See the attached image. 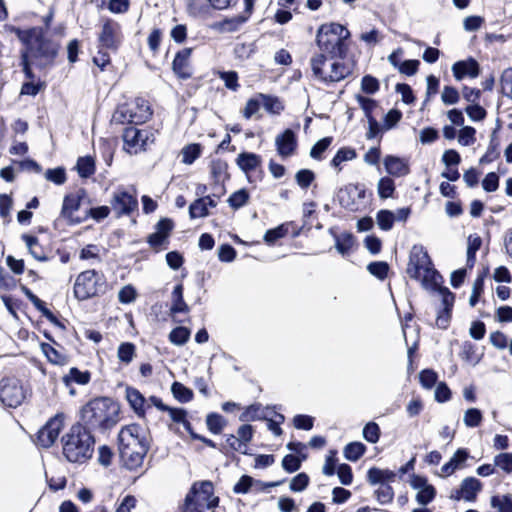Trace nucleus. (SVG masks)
Masks as SVG:
<instances>
[{
    "label": "nucleus",
    "instance_id": "1",
    "mask_svg": "<svg viewBox=\"0 0 512 512\" xmlns=\"http://www.w3.org/2000/svg\"><path fill=\"white\" fill-rule=\"evenodd\" d=\"M16 34L26 47L21 54H27L36 67L44 69L54 65L60 45L50 39L43 28L16 29Z\"/></svg>",
    "mask_w": 512,
    "mask_h": 512
},
{
    "label": "nucleus",
    "instance_id": "2",
    "mask_svg": "<svg viewBox=\"0 0 512 512\" xmlns=\"http://www.w3.org/2000/svg\"><path fill=\"white\" fill-rule=\"evenodd\" d=\"M120 406L109 397H98L89 401L80 412V424L89 431H102L114 427L120 420Z\"/></svg>",
    "mask_w": 512,
    "mask_h": 512
},
{
    "label": "nucleus",
    "instance_id": "3",
    "mask_svg": "<svg viewBox=\"0 0 512 512\" xmlns=\"http://www.w3.org/2000/svg\"><path fill=\"white\" fill-rule=\"evenodd\" d=\"M148 442L140 426L131 424L118 434V451L121 461L129 470L140 467L148 452Z\"/></svg>",
    "mask_w": 512,
    "mask_h": 512
},
{
    "label": "nucleus",
    "instance_id": "4",
    "mask_svg": "<svg viewBox=\"0 0 512 512\" xmlns=\"http://www.w3.org/2000/svg\"><path fill=\"white\" fill-rule=\"evenodd\" d=\"M63 455L72 463H84L94 452L95 439L85 426L74 424L62 437Z\"/></svg>",
    "mask_w": 512,
    "mask_h": 512
},
{
    "label": "nucleus",
    "instance_id": "5",
    "mask_svg": "<svg viewBox=\"0 0 512 512\" xmlns=\"http://www.w3.org/2000/svg\"><path fill=\"white\" fill-rule=\"evenodd\" d=\"M406 273L421 281L425 289H436L442 276L434 269L432 261L421 245H414L410 251Z\"/></svg>",
    "mask_w": 512,
    "mask_h": 512
},
{
    "label": "nucleus",
    "instance_id": "6",
    "mask_svg": "<svg viewBox=\"0 0 512 512\" xmlns=\"http://www.w3.org/2000/svg\"><path fill=\"white\" fill-rule=\"evenodd\" d=\"M349 36L350 32L341 24H324L317 31L316 43L320 53L332 58L343 59L347 50L345 40Z\"/></svg>",
    "mask_w": 512,
    "mask_h": 512
},
{
    "label": "nucleus",
    "instance_id": "7",
    "mask_svg": "<svg viewBox=\"0 0 512 512\" xmlns=\"http://www.w3.org/2000/svg\"><path fill=\"white\" fill-rule=\"evenodd\" d=\"M311 69L315 78L323 83L338 82L350 74V68L337 58L326 56L323 53L314 55L311 60Z\"/></svg>",
    "mask_w": 512,
    "mask_h": 512
},
{
    "label": "nucleus",
    "instance_id": "8",
    "mask_svg": "<svg viewBox=\"0 0 512 512\" xmlns=\"http://www.w3.org/2000/svg\"><path fill=\"white\" fill-rule=\"evenodd\" d=\"M106 281L104 274L94 269L81 272L75 280L73 293L74 296L84 301L94 296L104 293Z\"/></svg>",
    "mask_w": 512,
    "mask_h": 512
},
{
    "label": "nucleus",
    "instance_id": "9",
    "mask_svg": "<svg viewBox=\"0 0 512 512\" xmlns=\"http://www.w3.org/2000/svg\"><path fill=\"white\" fill-rule=\"evenodd\" d=\"M27 397V390L21 381L14 377H6L0 381V401L7 407L20 406Z\"/></svg>",
    "mask_w": 512,
    "mask_h": 512
},
{
    "label": "nucleus",
    "instance_id": "10",
    "mask_svg": "<svg viewBox=\"0 0 512 512\" xmlns=\"http://www.w3.org/2000/svg\"><path fill=\"white\" fill-rule=\"evenodd\" d=\"M123 141L124 150L129 154H137L146 150L147 146L154 142V137L150 131L132 126L124 130Z\"/></svg>",
    "mask_w": 512,
    "mask_h": 512
},
{
    "label": "nucleus",
    "instance_id": "11",
    "mask_svg": "<svg viewBox=\"0 0 512 512\" xmlns=\"http://www.w3.org/2000/svg\"><path fill=\"white\" fill-rule=\"evenodd\" d=\"M65 416L58 413L52 417L37 433V445L49 448L57 440L59 433L64 427Z\"/></svg>",
    "mask_w": 512,
    "mask_h": 512
},
{
    "label": "nucleus",
    "instance_id": "12",
    "mask_svg": "<svg viewBox=\"0 0 512 512\" xmlns=\"http://www.w3.org/2000/svg\"><path fill=\"white\" fill-rule=\"evenodd\" d=\"M187 497L195 501L202 509H212L219 503V498L213 495V485L210 481L195 483Z\"/></svg>",
    "mask_w": 512,
    "mask_h": 512
},
{
    "label": "nucleus",
    "instance_id": "13",
    "mask_svg": "<svg viewBox=\"0 0 512 512\" xmlns=\"http://www.w3.org/2000/svg\"><path fill=\"white\" fill-rule=\"evenodd\" d=\"M110 204L111 209L118 218L124 215H130L138 208L136 196L123 189H118L113 193Z\"/></svg>",
    "mask_w": 512,
    "mask_h": 512
},
{
    "label": "nucleus",
    "instance_id": "14",
    "mask_svg": "<svg viewBox=\"0 0 512 512\" xmlns=\"http://www.w3.org/2000/svg\"><path fill=\"white\" fill-rule=\"evenodd\" d=\"M86 197L84 189H78L75 192L67 194L63 199L60 216L70 224H78L81 219L74 217V213L79 210L82 200Z\"/></svg>",
    "mask_w": 512,
    "mask_h": 512
},
{
    "label": "nucleus",
    "instance_id": "15",
    "mask_svg": "<svg viewBox=\"0 0 512 512\" xmlns=\"http://www.w3.org/2000/svg\"><path fill=\"white\" fill-rule=\"evenodd\" d=\"M410 485L413 489L417 490L416 501L422 506L428 505L436 497L435 487L429 484L424 476L411 475Z\"/></svg>",
    "mask_w": 512,
    "mask_h": 512
},
{
    "label": "nucleus",
    "instance_id": "16",
    "mask_svg": "<svg viewBox=\"0 0 512 512\" xmlns=\"http://www.w3.org/2000/svg\"><path fill=\"white\" fill-rule=\"evenodd\" d=\"M102 48L116 50L120 44V25L113 20H106L98 37Z\"/></svg>",
    "mask_w": 512,
    "mask_h": 512
},
{
    "label": "nucleus",
    "instance_id": "17",
    "mask_svg": "<svg viewBox=\"0 0 512 512\" xmlns=\"http://www.w3.org/2000/svg\"><path fill=\"white\" fill-rule=\"evenodd\" d=\"M442 280L439 281V286L436 289H430L431 291H437L442 298V311L439 312L436 325L441 329H446L450 321V313L454 305L455 296L447 288L441 286Z\"/></svg>",
    "mask_w": 512,
    "mask_h": 512
},
{
    "label": "nucleus",
    "instance_id": "18",
    "mask_svg": "<svg viewBox=\"0 0 512 512\" xmlns=\"http://www.w3.org/2000/svg\"><path fill=\"white\" fill-rule=\"evenodd\" d=\"M275 146L278 154L282 158L292 156L297 148V139L295 133L291 129H286L283 133L275 138Z\"/></svg>",
    "mask_w": 512,
    "mask_h": 512
},
{
    "label": "nucleus",
    "instance_id": "19",
    "mask_svg": "<svg viewBox=\"0 0 512 512\" xmlns=\"http://www.w3.org/2000/svg\"><path fill=\"white\" fill-rule=\"evenodd\" d=\"M354 197L364 198L365 191L363 189H359L358 186L349 185L344 189H341L338 194L341 206L350 211H356L358 209L354 202Z\"/></svg>",
    "mask_w": 512,
    "mask_h": 512
},
{
    "label": "nucleus",
    "instance_id": "20",
    "mask_svg": "<svg viewBox=\"0 0 512 512\" xmlns=\"http://www.w3.org/2000/svg\"><path fill=\"white\" fill-rule=\"evenodd\" d=\"M452 72L457 80H461L465 76L475 78L479 75V65L477 61L472 58L466 61H458L453 64Z\"/></svg>",
    "mask_w": 512,
    "mask_h": 512
},
{
    "label": "nucleus",
    "instance_id": "21",
    "mask_svg": "<svg viewBox=\"0 0 512 512\" xmlns=\"http://www.w3.org/2000/svg\"><path fill=\"white\" fill-rule=\"evenodd\" d=\"M192 50L190 48H184L179 51L172 63V69L180 78L186 79L191 76L189 69V58Z\"/></svg>",
    "mask_w": 512,
    "mask_h": 512
},
{
    "label": "nucleus",
    "instance_id": "22",
    "mask_svg": "<svg viewBox=\"0 0 512 512\" xmlns=\"http://www.w3.org/2000/svg\"><path fill=\"white\" fill-rule=\"evenodd\" d=\"M469 454L466 449H458L451 459L445 463L442 468V476L447 477L452 475L456 470L462 469L465 467V462L467 461Z\"/></svg>",
    "mask_w": 512,
    "mask_h": 512
},
{
    "label": "nucleus",
    "instance_id": "23",
    "mask_svg": "<svg viewBox=\"0 0 512 512\" xmlns=\"http://www.w3.org/2000/svg\"><path fill=\"white\" fill-rule=\"evenodd\" d=\"M384 166L388 174L401 177L409 173L408 163L399 157L389 155L384 159Z\"/></svg>",
    "mask_w": 512,
    "mask_h": 512
},
{
    "label": "nucleus",
    "instance_id": "24",
    "mask_svg": "<svg viewBox=\"0 0 512 512\" xmlns=\"http://www.w3.org/2000/svg\"><path fill=\"white\" fill-rule=\"evenodd\" d=\"M130 108H133V124H142L150 119L152 116V111L149 106V103L141 98H137L133 104L130 105Z\"/></svg>",
    "mask_w": 512,
    "mask_h": 512
},
{
    "label": "nucleus",
    "instance_id": "25",
    "mask_svg": "<svg viewBox=\"0 0 512 512\" xmlns=\"http://www.w3.org/2000/svg\"><path fill=\"white\" fill-rule=\"evenodd\" d=\"M261 163V157L251 152H242L236 158V164L246 174L258 168Z\"/></svg>",
    "mask_w": 512,
    "mask_h": 512
},
{
    "label": "nucleus",
    "instance_id": "26",
    "mask_svg": "<svg viewBox=\"0 0 512 512\" xmlns=\"http://www.w3.org/2000/svg\"><path fill=\"white\" fill-rule=\"evenodd\" d=\"M126 400L138 416H144L145 398L138 389L128 386L126 388Z\"/></svg>",
    "mask_w": 512,
    "mask_h": 512
},
{
    "label": "nucleus",
    "instance_id": "27",
    "mask_svg": "<svg viewBox=\"0 0 512 512\" xmlns=\"http://www.w3.org/2000/svg\"><path fill=\"white\" fill-rule=\"evenodd\" d=\"M461 492L464 494V500L473 502L477 494L482 490V483L474 477H467L460 484Z\"/></svg>",
    "mask_w": 512,
    "mask_h": 512
},
{
    "label": "nucleus",
    "instance_id": "28",
    "mask_svg": "<svg viewBox=\"0 0 512 512\" xmlns=\"http://www.w3.org/2000/svg\"><path fill=\"white\" fill-rule=\"evenodd\" d=\"M396 473L388 469H379L372 467L367 472V480L371 485H377L378 483L393 482L395 480Z\"/></svg>",
    "mask_w": 512,
    "mask_h": 512
},
{
    "label": "nucleus",
    "instance_id": "29",
    "mask_svg": "<svg viewBox=\"0 0 512 512\" xmlns=\"http://www.w3.org/2000/svg\"><path fill=\"white\" fill-rule=\"evenodd\" d=\"M172 304L170 307V313H188L189 307L183 298V285L177 284L171 294Z\"/></svg>",
    "mask_w": 512,
    "mask_h": 512
},
{
    "label": "nucleus",
    "instance_id": "30",
    "mask_svg": "<svg viewBox=\"0 0 512 512\" xmlns=\"http://www.w3.org/2000/svg\"><path fill=\"white\" fill-rule=\"evenodd\" d=\"M23 291L27 298L32 302L34 307L42 313V315L50 322L59 325V322L55 315L46 307L45 303L33 294L28 288L23 287Z\"/></svg>",
    "mask_w": 512,
    "mask_h": 512
},
{
    "label": "nucleus",
    "instance_id": "31",
    "mask_svg": "<svg viewBox=\"0 0 512 512\" xmlns=\"http://www.w3.org/2000/svg\"><path fill=\"white\" fill-rule=\"evenodd\" d=\"M23 241L26 243V246L30 252V254L38 261L45 262L48 260L45 252L43 251L41 245L39 244L38 238L31 235L24 234L22 236Z\"/></svg>",
    "mask_w": 512,
    "mask_h": 512
},
{
    "label": "nucleus",
    "instance_id": "32",
    "mask_svg": "<svg viewBox=\"0 0 512 512\" xmlns=\"http://www.w3.org/2000/svg\"><path fill=\"white\" fill-rule=\"evenodd\" d=\"M90 381V373L88 371H80L73 367L69 370V373L63 376V383L66 387H70L72 383L85 385Z\"/></svg>",
    "mask_w": 512,
    "mask_h": 512
},
{
    "label": "nucleus",
    "instance_id": "33",
    "mask_svg": "<svg viewBox=\"0 0 512 512\" xmlns=\"http://www.w3.org/2000/svg\"><path fill=\"white\" fill-rule=\"evenodd\" d=\"M335 248L343 256L348 255L355 244V238L351 233L335 235Z\"/></svg>",
    "mask_w": 512,
    "mask_h": 512
},
{
    "label": "nucleus",
    "instance_id": "34",
    "mask_svg": "<svg viewBox=\"0 0 512 512\" xmlns=\"http://www.w3.org/2000/svg\"><path fill=\"white\" fill-rule=\"evenodd\" d=\"M482 239L480 236L469 235L467 241V266L472 268L476 262V253L481 248Z\"/></svg>",
    "mask_w": 512,
    "mask_h": 512
},
{
    "label": "nucleus",
    "instance_id": "35",
    "mask_svg": "<svg viewBox=\"0 0 512 512\" xmlns=\"http://www.w3.org/2000/svg\"><path fill=\"white\" fill-rule=\"evenodd\" d=\"M259 98L264 109L271 114H280L284 109L282 102L277 97L260 93Z\"/></svg>",
    "mask_w": 512,
    "mask_h": 512
},
{
    "label": "nucleus",
    "instance_id": "36",
    "mask_svg": "<svg viewBox=\"0 0 512 512\" xmlns=\"http://www.w3.org/2000/svg\"><path fill=\"white\" fill-rule=\"evenodd\" d=\"M490 505L497 512H512V494L495 495L490 499Z\"/></svg>",
    "mask_w": 512,
    "mask_h": 512
},
{
    "label": "nucleus",
    "instance_id": "37",
    "mask_svg": "<svg viewBox=\"0 0 512 512\" xmlns=\"http://www.w3.org/2000/svg\"><path fill=\"white\" fill-rule=\"evenodd\" d=\"M378 488L374 491V496L377 499L378 503L381 505L389 504L393 501L394 498V490L387 483H378Z\"/></svg>",
    "mask_w": 512,
    "mask_h": 512
},
{
    "label": "nucleus",
    "instance_id": "38",
    "mask_svg": "<svg viewBox=\"0 0 512 512\" xmlns=\"http://www.w3.org/2000/svg\"><path fill=\"white\" fill-rule=\"evenodd\" d=\"M366 451V447L361 442H351L344 448V456L347 460L355 462L357 461Z\"/></svg>",
    "mask_w": 512,
    "mask_h": 512
},
{
    "label": "nucleus",
    "instance_id": "39",
    "mask_svg": "<svg viewBox=\"0 0 512 512\" xmlns=\"http://www.w3.org/2000/svg\"><path fill=\"white\" fill-rule=\"evenodd\" d=\"M133 108L130 105H121L112 115V122L116 124L131 123L133 124Z\"/></svg>",
    "mask_w": 512,
    "mask_h": 512
},
{
    "label": "nucleus",
    "instance_id": "40",
    "mask_svg": "<svg viewBox=\"0 0 512 512\" xmlns=\"http://www.w3.org/2000/svg\"><path fill=\"white\" fill-rule=\"evenodd\" d=\"M376 221L377 225L381 230L389 231L393 227L395 221V214L390 210H380L376 215Z\"/></svg>",
    "mask_w": 512,
    "mask_h": 512
},
{
    "label": "nucleus",
    "instance_id": "41",
    "mask_svg": "<svg viewBox=\"0 0 512 512\" xmlns=\"http://www.w3.org/2000/svg\"><path fill=\"white\" fill-rule=\"evenodd\" d=\"M76 169L80 177L88 178L95 172L94 160L91 157H80Z\"/></svg>",
    "mask_w": 512,
    "mask_h": 512
},
{
    "label": "nucleus",
    "instance_id": "42",
    "mask_svg": "<svg viewBox=\"0 0 512 512\" xmlns=\"http://www.w3.org/2000/svg\"><path fill=\"white\" fill-rule=\"evenodd\" d=\"M248 200L249 193L246 189L243 188L232 193L227 202L232 209L237 210L245 206L248 203Z\"/></svg>",
    "mask_w": 512,
    "mask_h": 512
},
{
    "label": "nucleus",
    "instance_id": "43",
    "mask_svg": "<svg viewBox=\"0 0 512 512\" xmlns=\"http://www.w3.org/2000/svg\"><path fill=\"white\" fill-rule=\"evenodd\" d=\"M207 202L205 199L198 198L189 206V215L191 219L203 218L208 216Z\"/></svg>",
    "mask_w": 512,
    "mask_h": 512
},
{
    "label": "nucleus",
    "instance_id": "44",
    "mask_svg": "<svg viewBox=\"0 0 512 512\" xmlns=\"http://www.w3.org/2000/svg\"><path fill=\"white\" fill-rule=\"evenodd\" d=\"M173 396L180 402L186 403L192 400L193 392L180 382H174L171 386Z\"/></svg>",
    "mask_w": 512,
    "mask_h": 512
},
{
    "label": "nucleus",
    "instance_id": "45",
    "mask_svg": "<svg viewBox=\"0 0 512 512\" xmlns=\"http://www.w3.org/2000/svg\"><path fill=\"white\" fill-rule=\"evenodd\" d=\"M378 195L382 199H387L393 196L395 191L394 181L389 177H382L377 184Z\"/></svg>",
    "mask_w": 512,
    "mask_h": 512
},
{
    "label": "nucleus",
    "instance_id": "46",
    "mask_svg": "<svg viewBox=\"0 0 512 512\" xmlns=\"http://www.w3.org/2000/svg\"><path fill=\"white\" fill-rule=\"evenodd\" d=\"M356 158V151L353 148L343 147L339 149L331 161L333 167H339L343 162Z\"/></svg>",
    "mask_w": 512,
    "mask_h": 512
},
{
    "label": "nucleus",
    "instance_id": "47",
    "mask_svg": "<svg viewBox=\"0 0 512 512\" xmlns=\"http://www.w3.org/2000/svg\"><path fill=\"white\" fill-rule=\"evenodd\" d=\"M190 337V330L186 327L179 326L174 328L169 334V340L175 345L185 344Z\"/></svg>",
    "mask_w": 512,
    "mask_h": 512
},
{
    "label": "nucleus",
    "instance_id": "48",
    "mask_svg": "<svg viewBox=\"0 0 512 512\" xmlns=\"http://www.w3.org/2000/svg\"><path fill=\"white\" fill-rule=\"evenodd\" d=\"M117 356L121 362L129 364L135 356L134 344L129 342L120 344L118 347Z\"/></svg>",
    "mask_w": 512,
    "mask_h": 512
},
{
    "label": "nucleus",
    "instance_id": "49",
    "mask_svg": "<svg viewBox=\"0 0 512 512\" xmlns=\"http://www.w3.org/2000/svg\"><path fill=\"white\" fill-rule=\"evenodd\" d=\"M482 418L483 416L479 409L469 408L464 413L463 421L467 427L474 428L480 425Z\"/></svg>",
    "mask_w": 512,
    "mask_h": 512
},
{
    "label": "nucleus",
    "instance_id": "50",
    "mask_svg": "<svg viewBox=\"0 0 512 512\" xmlns=\"http://www.w3.org/2000/svg\"><path fill=\"white\" fill-rule=\"evenodd\" d=\"M363 437L369 443H377L380 438L379 425L375 422L367 423L363 428Z\"/></svg>",
    "mask_w": 512,
    "mask_h": 512
},
{
    "label": "nucleus",
    "instance_id": "51",
    "mask_svg": "<svg viewBox=\"0 0 512 512\" xmlns=\"http://www.w3.org/2000/svg\"><path fill=\"white\" fill-rule=\"evenodd\" d=\"M44 353L46 354L48 360L57 365H65L68 362L67 356L63 353L56 350L54 347L50 345H45L43 347Z\"/></svg>",
    "mask_w": 512,
    "mask_h": 512
},
{
    "label": "nucleus",
    "instance_id": "52",
    "mask_svg": "<svg viewBox=\"0 0 512 512\" xmlns=\"http://www.w3.org/2000/svg\"><path fill=\"white\" fill-rule=\"evenodd\" d=\"M206 424H207L208 429L212 433L219 434V433H221V431L225 425V420L221 415L216 414V413H211L206 418Z\"/></svg>",
    "mask_w": 512,
    "mask_h": 512
},
{
    "label": "nucleus",
    "instance_id": "53",
    "mask_svg": "<svg viewBox=\"0 0 512 512\" xmlns=\"http://www.w3.org/2000/svg\"><path fill=\"white\" fill-rule=\"evenodd\" d=\"M367 270L375 277L383 280L387 277L389 265L383 261L372 262L367 266Z\"/></svg>",
    "mask_w": 512,
    "mask_h": 512
},
{
    "label": "nucleus",
    "instance_id": "54",
    "mask_svg": "<svg viewBox=\"0 0 512 512\" xmlns=\"http://www.w3.org/2000/svg\"><path fill=\"white\" fill-rule=\"evenodd\" d=\"M45 178L46 180L53 182L56 185H62L66 181L65 169L62 167L48 169L45 172Z\"/></svg>",
    "mask_w": 512,
    "mask_h": 512
},
{
    "label": "nucleus",
    "instance_id": "55",
    "mask_svg": "<svg viewBox=\"0 0 512 512\" xmlns=\"http://www.w3.org/2000/svg\"><path fill=\"white\" fill-rule=\"evenodd\" d=\"M200 153L201 149L198 144H191L184 147L182 150L183 163L192 164L200 156Z\"/></svg>",
    "mask_w": 512,
    "mask_h": 512
},
{
    "label": "nucleus",
    "instance_id": "56",
    "mask_svg": "<svg viewBox=\"0 0 512 512\" xmlns=\"http://www.w3.org/2000/svg\"><path fill=\"white\" fill-rule=\"evenodd\" d=\"M494 465L505 471L512 473V453H500L494 457Z\"/></svg>",
    "mask_w": 512,
    "mask_h": 512
},
{
    "label": "nucleus",
    "instance_id": "57",
    "mask_svg": "<svg viewBox=\"0 0 512 512\" xmlns=\"http://www.w3.org/2000/svg\"><path fill=\"white\" fill-rule=\"evenodd\" d=\"M476 130L471 126L463 127L458 136V142L463 146H470L476 141Z\"/></svg>",
    "mask_w": 512,
    "mask_h": 512
},
{
    "label": "nucleus",
    "instance_id": "58",
    "mask_svg": "<svg viewBox=\"0 0 512 512\" xmlns=\"http://www.w3.org/2000/svg\"><path fill=\"white\" fill-rule=\"evenodd\" d=\"M171 419L176 423H182L186 430H190L191 424L186 420L187 412L182 408H171L166 410Z\"/></svg>",
    "mask_w": 512,
    "mask_h": 512
},
{
    "label": "nucleus",
    "instance_id": "59",
    "mask_svg": "<svg viewBox=\"0 0 512 512\" xmlns=\"http://www.w3.org/2000/svg\"><path fill=\"white\" fill-rule=\"evenodd\" d=\"M331 142H332L331 137H325V138L320 139L311 148L310 156L313 159H321L322 154L327 150V148L329 147Z\"/></svg>",
    "mask_w": 512,
    "mask_h": 512
},
{
    "label": "nucleus",
    "instance_id": "60",
    "mask_svg": "<svg viewBox=\"0 0 512 512\" xmlns=\"http://www.w3.org/2000/svg\"><path fill=\"white\" fill-rule=\"evenodd\" d=\"M314 178V173L308 169H301L295 175L297 184L303 189L308 188L313 182Z\"/></svg>",
    "mask_w": 512,
    "mask_h": 512
},
{
    "label": "nucleus",
    "instance_id": "61",
    "mask_svg": "<svg viewBox=\"0 0 512 512\" xmlns=\"http://www.w3.org/2000/svg\"><path fill=\"white\" fill-rule=\"evenodd\" d=\"M245 21L246 18L242 16H236L233 18L225 19L221 23V29L225 32H235L240 29V27L244 24Z\"/></svg>",
    "mask_w": 512,
    "mask_h": 512
},
{
    "label": "nucleus",
    "instance_id": "62",
    "mask_svg": "<svg viewBox=\"0 0 512 512\" xmlns=\"http://www.w3.org/2000/svg\"><path fill=\"white\" fill-rule=\"evenodd\" d=\"M460 99L459 93L456 88L445 86L441 94V100L445 105H454Z\"/></svg>",
    "mask_w": 512,
    "mask_h": 512
},
{
    "label": "nucleus",
    "instance_id": "63",
    "mask_svg": "<svg viewBox=\"0 0 512 512\" xmlns=\"http://www.w3.org/2000/svg\"><path fill=\"white\" fill-rule=\"evenodd\" d=\"M501 88L503 94L512 99V67L503 71L501 75Z\"/></svg>",
    "mask_w": 512,
    "mask_h": 512
},
{
    "label": "nucleus",
    "instance_id": "64",
    "mask_svg": "<svg viewBox=\"0 0 512 512\" xmlns=\"http://www.w3.org/2000/svg\"><path fill=\"white\" fill-rule=\"evenodd\" d=\"M309 484V477L305 473H299L290 482V489L293 492H301L306 489Z\"/></svg>",
    "mask_w": 512,
    "mask_h": 512
}]
</instances>
